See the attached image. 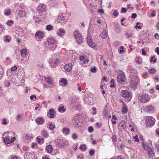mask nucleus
I'll list each match as a JSON object with an SVG mask.
<instances>
[{
	"label": "nucleus",
	"mask_w": 159,
	"mask_h": 159,
	"mask_svg": "<svg viewBox=\"0 0 159 159\" xmlns=\"http://www.w3.org/2000/svg\"><path fill=\"white\" fill-rule=\"evenodd\" d=\"M93 128L92 126H90L88 128V131L89 133H92L93 131Z\"/></svg>",
	"instance_id": "nucleus-41"
},
{
	"label": "nucleus",
	"mask_w": 159,
	"mask_h": 159,
	"mask_svg": "<svg viewBox=\"0 0 159 159\" xmlns=\"http://www.w3.org/2000/svg\"><path fill=\"white\" fill-rule=\"evenodd\" d=\"M80 116L79 115L76 114L74 117L72 122L76 128H78L81 126V123L80 122Z\"/></svg>",
	"instance_id": "nucleus-2"
},
{
	"label": "nucleus",
	"mask_w": 159,
	"mask_h": 159,
	"mask_svg": "<svg viewBox=\"0 0 159 159\" xmlns=\"http://www.w3.org/2000/svg\"><path fill=\"white\" fill-rule=\"evenodd\" d=\"M87 41L88 44L91 48H94L96 46V43L93 41L90 36H88L87 37Z\"/></svg>",
	"instance_id": "nucleus-10"
},
{
	"label": "nucleus",
	"mask_w": 159,
	"mask_h": 159,
	"mask_svg": "<svg viewBox=\"0 0 159 159\" xmlns=\"http://www.w3.org/2000/svg\"><path fill=\"white\" fill-rule=\"evenodd\" d=\"M2 124L4 125H6L7 124V123L5 119H3V122L2 123Z\"/></svg>",
	"instance_id": "nucleus-58"
},
{
	"label": "nucleus",
	"mask_w": 159,
	"mask_h": 159,
	"mask_svg": "<svg viewBox=\"0 0 159 159\" xmlns=\"http://www.w3.org/2000/svg\"><path fill=\"white\" fill-rule=\"evenodd\" d=\"M144 110L147 112L153 113L155 111V108L152 105H148L145 107Z\"/></svg>",
	"instance_id": "nucleus-11"
},
{
	"label": "nucleus",
	"mask_w": 159,
	"mask_h": 159,
	"mask_svg": "<svg viewBox=\"0 0 159 159\" xmlns=\"http://www.w3.org/2000/svg\"><path fill=\"white\" fill-rule=\"evenodd\" d=\"M25 139L27 140H29L30 139V137L28 135H26L25 137Z\"/></svg>",
	"instance_id": "nucleus-59"
},
{
	"label": "nucleus",
	"mask_w": 159,
	"mask_h": 159,
	"mask_svg": "<svg viewBox=\"0 0 159 159\" xmlns=\"http://www.w3.org/2000/svg\"><path fill=\"white\" fill-rule=\"evenodd\" d=\"M125 78L124 74H119L117 76L118 82L121 84H122L125 81Z\"/></svg>",
	"instance_id": "nucleus-7"
},
{
	"label": "nucleus",
	"mask_w": 159,
	"mask_h": 159,
	"mask_svg": "<svg viewBox=\"0 0 159 159\" xmlns=\"http://www.w3.org/2000/svg\"><path fill=\"white\" fill-rule=\"evenodd\" d=\"M37 139L38 140V143H40L41 142V141H43V139H41V140H40V139L37 138Z\"/></svg>",
	"instance_id": "nucleus-62"
},
{
	"label": "nucleus",
	"mask_w": 159,
	"mask_h": 159,
	"mask_svg": "<svg viewBox=\"0 0 159 159\" xmlns=\"http://www.w3.org/2000/svg\"><path fill=\"white\" fill-rule=\"evenodd\" d=\"M44 35L43 32L40 31H37L35 34V39L37 41H40L43 39Z\"/></svg>",
	"instance_id": "nucleus-8"
},
{
	"label": "nucleus",
	"mask_w": 159,
	"mask_h": 159,
	"mask_svg": "<svg viewBox=\"0 0 159 159\" xmlns=\"http://www.w3.org/2000/svg\"><path fill=\"white\" fill-rule=\"evenodd\" d=\"M130 79H139L138 76L137 71L134 69H132L130 71Z\"/></svg>",
	"instance_id": "nucleus-6"
},
{
	"label": "nucleus",
	"mask_w": 159,
	"mask_h": 159,
	"mask_svg": "<svg viewBox=\"0 0 159 159\" xmlns=\"http://www.w3.org/2000/svg\"><path fill=\"white\" fill-rule=\"evenodd\" d=\"M112 140L114 142H116V141H117V138H116V136L115 135H113L112 136Z\"/></svg>",
	"instance_id": "nucleus-45"
},
{
	"label": "nucleus",
	"mask_w": 159,
	"mask_h": 159,
	"mask_svg": "<svg viewBox=\"0 0 159 159\" xmlns=\"http://www.w3.org/2000/svg\"><path fill=\"white\" fill-rule=\"evenodd\" d=\"M72 138L74 139H76L78 138V136L75 134H73L72 135Z\"/></svg>",
	"instance_id": "nucleus-42"
},
{
	"label": "nucleus",
	"mask_w": 159,
	"mask_h": 159,
	"mask_svg": "<svg viewBox=\"0 0 159 159\" xmlns=\"http://www.w3.org/2000/svg\"><path fill=\"white\" fill-rule=\"evenodd\" d=\"M37 145V144L36 143H32V145H31V148H34V147L36 145Z\"/></svg>",
	"instance_id": "nucleus-64"
},
{
	"label": "nucleus",
	"mask_w": 159,
	"mask_h": 159,
	"mask_svg": "<svg viewBox=\"0 0 159 159\" xmlns=\"http://www.w3.org/2000/svg\"><path fill=\"white\" fill-rule=\"evenodd\" d=\"M155 51L157 53V55H159V47H157L156 48Z\"/></svg>",
	"instance_id": "nucleus-51"
},
{
	"label": "nucleus",
	"mask_w": 159,
	"mask_h": 159,
	"mask_svg": "<svg viewBox=\"0 0 159 159\" xmlns=\"http://www.w3.org/2000/svg\"><path fill=\"white\" fill-rule=\"evenodd\" d=\"M66 109L64 107V106L63 105L60 106L58 108V111L59 112H63L66 111Z\"/></svg>",
	"instance_id": "nucleus-30"
},
{
	"label": "nucleus",
	"mask_w": 159,
	"mask_h": 159,
	"mask_svg": "<svg viewBox=\"0 0 159 159\" xmlns=\"http://www.w3.org/2000/svg\"><path fill=\"white\" fill-rule=\"evenodd\" d=\"M65 144V142L63 140H61L59 142H57V146L60 148H62Z\"/></svg>",
	"instance_id": "nucleus-21"
},
{
	"label": "nucleus",
	"mask_w": 159,
	"mask_h": 159,
	"mask_svg": "<svg viewBox=\"0 0 159 159\" xmlns=\"http://www.w3.org/2000/svg\"><path fill=\"white\" fill-rule=\"evenodd\" d=\"M48 125L49 126V128L51 130L53 129L55 127V125H53L51 123L49 124Z\"/></svg>",
	"instance_id": "nucleus-39"
},
{
	"label": "nucleus",
	"mask_w": 159,
	"mask_h": 159,
	"mask_svg": "<svg viewBox=\"0 0 159 159\" xmlns=\"http://www.w3.org/2000/svg\"><path fill=\"white\" fill-rule=\"evenodd\" d=\"M147 150L148 152V155L151 157H152L154 155V152L152 149L151 147H149Z\"/></svg>",
	"instance_id": "nucleus-20"
},
{
	"label": "nucleus",
	"mask_w": 159,
	"mask_h": 159,
	"mask_svg": "<svg viewBox=\"0 0 159 159\" xmlns=\"http://www.w3.org/2000/svg\"><path fill=\"white\" fill-rule=\"evenodd\" d=\"M30 98L31 100H34V98H35V99H36V97L35 95H32L30 96Z\"/></svg>",
	"instance_id": "nucleus-50"
},
{
	"label": "nucleus",
	"mask_w": 159,
	"mask_h": 159,
	"mask_svg": "<svg viewBox=\"0 0 159 159\" xmlns=\"http://www.w3.org/2000/svg\"><path fill=\"white\" fill-rule=\"evenodd\" d=\"M79 59L80 61H82L84 64H86L89 61L88 57L87 56L85 57L84 56H81L80 57Z\"/></svg>",
	"instance_id": "nucleus-13"
},
{
	"label": "nucleus",
	"mask_w": 159,
	"mask_h": 159,
	"mask_svg": "<svg viewBox=\"0 0 159 159\" xmlns=\"http://www.w3.org/2000/svg\"><path fill=\"white\" fill-rule=\"evenodd\" d=\"M45 82L48 83V84H52L53 83V80L50 77H47L45 79Z\"/></svg>",
	"instance_id": "nucleus-24"
},
{
	"label": "nucleus",
	"mask_w": 159,
	"mask_h": 159,
	"mask_svg": "<svg viewBox=\"0 0 159 159\" xmlns=\"http://www.w3.org/2000/svg\"><path fill=\"white\" fill-rule=\"evenodd\" d=\"M46 150L47 153H51L52 151V146L51 145L49 144L47 146Z\"/></svg>",
	"instance_id": "nucleus-25"
},
{
	"label": "nucleus",
	"mask_w": 159,
	"mask_h": 159,
	"mask_svg": "<svg viewBox=\"0 0 159 159\" xmlns=\"http://www.w3.org/2000/svg\"><path fill=\"white\" fill-rule=\"evenodd\" d=\"M154 37L157 39H158V38L159 37V36L158 34L157 33H156L154 35Z\"/></svg>",
	"instance_id": "nucleus-61"
},
{
	"label": "nucleus",
	"mask_w": 159,
	"mask_h": 159,
	"mask_svg": "<svg viewBox=\"0 0 159 159\" xmlns=\"http://www.w3.org/2000/svg\"><path fill=\"white\" fill-rule=\"evenodd\" d=\"M126 9L125 8H122L121 9V12L122 13H125L126 12Z\"/></svg>",
	"instance_id": "nucleus-48"
},
{
	"label": "nucleus",
	"mask_w": 159,
	"mask_h": 159,
	"mask_svg": "<svg viewBox=\"0 0 159 159\" xmlns=\"http://www.w3.org/2000/svg\"><path fill=\"white\" fill-rule=\"evenodd\" d=\"M52 28V26L51 25H48L46 27V29L48 31L51 30Z\"/></svg>",
	"instance_id": "nucleus-40"
},
{
	"label": "nucleus",
	"mask_w": 159,
	"mask_h": 159,
	"mask_svg": "<svg viewBox=\"0 0 159 159\" xmlns=\"http://www.w3.org/2000/svg\"><path fill=\"white\" fill-rule=\"evenodd\" d=\"M47 41L49 44H54L55 43L56 40L54 38L50 37L47 39Z\"/></svg>",
	"instance_id": "nucleus-18"
},
{
	"label": "nucleus",
	"mask_w": 159,
	"mask_h": 159,
	"mask_svg": "<svg viewBox=\"0 0 159 159\" xmlns=\"http://www.w3.org/2000/svg\"><path fill=\"white\" fill-rule=\"evenodd\" d=\"M36 123L39 125H43L45 122V119L42 117H38L35 120Z\"/></svg>",
	"instance_id": "nucleus-15"
},
{
	"label": "nucleus",
	"mask_w": 159,
	"mask_h": 159,
	"mask_svg": "<svg viewBox=\"0 0 159 159\" xmlns=\"http://www.w3.org/2000/svg\"><path fill=\"white\" fill-rule=\"evenodd\" d=\"M42 135L45 138H48V133L46 130H43L41 132Z\"/></svg>",
	"instance_id": "nucleus-28"
},
{
	"label": "nucleus",
	"mask_w": 159,
	"mask_h": 159,
	"mask_svg": "<svg viewBox=\"0 0 159 159\" xmlns=\"http://www.w3.org/2000/svg\"><path fill=\"white\" fill-rule=\"evenodd\" d=\"M108 35L107 31L105 30H104L101 34L100 36L102 39H106Z\"/></svg>",
	"instance_id": "nucleus-23"
},
{
	"label": "nucleus",
	"mask_w": 159,
	"mask_h": 159,
	"mask_svg": "<svg viewBox=\"0 0 159 159\" xmlns=\"http://www.w3.org/2000/svg\"><path fill=\"white\" fill-rule=\"evenodd\" d=\"M134 139V141L135 142H138L139 141V139L138 138V136L136 135L133 137Z\"/></svg>",
	"instance_id": "nucleus-44"
},
{
	"label": "nucleus",
	"mask_w": 159,
	"mask_h": 159,
	"mask_svg": "<svg viewBox=\"0 0 159 159\" xmlns=\"http://www.w3.org/2000/svg\"><path fill=\"white\" fill-rule=\"evenodd\" d=\"M74 37L77 43L80 44L82 42V37L81 34L78 30H75L74 32Z\"/></svg>",
	"instance_id": "nucleus-4"
},
{
	"label": "nucleus",
	"mask_w": 159,
	"mask_h": 159,
	"mask_svg": "<svg viewBox=\"0 0 159 159\" xmlns=\"http://www.w3.org/2000/svg\"><path fill=\"white\" fill-rule=\"evenodd\" d=\"M17 69V67L16 66H14L11 68V70L12 71H15Z\"/></svg>",
	"instance_id": "nucleus-53"
},
{
	"label": "nucleus",
	"mask_w": 159,
	"mask_h": 159,
	"mask_svg": "<svg viewBox=\"0 0 159 159\" xmlns=\"http://www.w3.org/2000/svg\"><path fill=\"white\" fill-rule=\"evenodd\" d=\"M20 52L22 56L23 57H26L27 55V50L25 49H23L20 51Z\"/></svg>",
	"instance_id": "nucleus-26"
},
{
	"label": "nucleus",
	"mask_w": 159,
	"mask_h": 159,
	"mask_svg": "<svg viewBox=\"0 0 159 159\" xmlns=\"http://www.w3.org/2000/svg\"><path fill=\"white\" fill-rule=\"evenodd\" d=\"M66 33L65 31L63 29H60L59 31L57 32V34L59 36H63Z\"/></svg>",
	"instance_id": "nucleus-22"
},
{
	"label": "nucleus",
	"mask_w": 159,
	"mask_h": 159,
	"mask_svg": "<svg viewBox=\"0 0 159 159\" xmlns=\"http://www.w3.org/2000/svg\"><path fill=\"white\" fill-rule=\"evenodd\" d=\"M14 22L12 20H10L8 21L6 23V24L8 26H11L13 24Z\"/></svg>",
	"instance_id": "nucleus-38"
},
{
	"label": "nucleus",
	"mask_w": 159,
	"mask_h": 159,
	"mask_svg": "<svg viewBox=\"0 0 159 159\" xmlns=\"http://www.w3.org/2000/svg\"><path fill=\"white\" fill-rule=\"evenodd\" d=\"M11 14V10L9 9H5L4 11V14L6 16H9Z\"/></svg>",
	"instance_id": "nucleus-31"
},
{
	"label": "nucleus",
	"mask_w": 159,
	"mask_h": 159,
	"mask_svg": "<svg viewBox=\"0 0 159 159\" xmlns=\"http://www.w3.org/2000/svg\"><path fill=\"white\" fill-rule=\"evenodd\" d=\"M119 13L116 11L115 10L113 12V15L115 16H117L118 15Z\"/></svg>",
	"instance_id": "nucleus-57"
},
{
	"label": "nucleus",
	"mask_w": 159,
	"mask_h": 159,
	"mask_svg": "<svg viewBox=\"0 0 159 159\" xmlns=\"http://www.w3.org/2000/svg\"><path fill=\"white\" fill-rule=\"evenodd\" d=\"M142 146L145 150H147L149 147L146 143H144L143 142H142Z\"/></svg>",
	"instance_id": "nucleus-36"
},
{
	"label": "nucleus",
	"mask_w": 159,
	"mask_h": 159,
	"mask_svg": "<svg viewBox=\"0 0 159 159\" xmlns=\"http://www.w3.org/2000/svg\"><path fill=\"white\" fill-rule=\"evenodd\" d=\"M72 67V65L71 63L66 64L64 66V69L66 71H70L71 70Z\"/></svg>",
	"instance_id": "nucleus-16"
},
{
	"label": "nucleus",
	"mask_w": 159,
	"mask_h": 159,
	"mask_svg": "<svg viewBox=\"0 0 159 159\" xmlns=\"http://www.w3.org/2000/svg\"><path fill=\"white\" fill-rule=\"evenodd\" d=\"M59 60L57 59H53L52 61V63L54 64L55 65H57L59 62Z\"/></svg>",
	"instance_id": "nucleus-35"
},
{
	"label": "nucleus",
	"mask_w": 159,
	"mask_h": 159,
	"mask_svg": "<svg viewBox=\"0 0 159 159\" xmlns=\"http://www.w3.org/2000/svg\"><path fill=\"white\" fill-rule=\"evenodd\" d=\"M125 34L126 37L127 38H129L132 36L133 33L132 31H128L126 32Z\"/></svg>",
	"instance_id": "nucleus-29"
},
{
	"label": "nucleus",
	"mask_w": 159,
	"mask_h": 159,
	"mask_svg": "<svg viewBox=\"0 0 159 159\" xmlns=\"http://www.w3.org/2000/svg\"><path fill=\"white\" fill-rule=\"evenodd\" d=\"M156 71V70L153 68L149 69L148 70L150 74H153Z\"/></svg>",
	"instance_id": "nucleus-37"
},
{
	"label": "nucleus",
	"mask_w": 159,
	"mask_h": 159,
	"mask_svg": "<svg viewBox=\"0 0 159 159\" xmlns=\"http://www.w3.org/2000/svg\"><path fill=\"white\" fill-rule=\"evenodd\" d=\"M96 71V68L95 67H94L91 68V71L93 73H95Z\"/></svg>",
	"instance_id": "nucleus-49"
},
{
	"label": "nucleus",
	"mask_w": 159,
	"mask_h": 159,
	"mask_svg": "<svg viewBox=\"0 0 159 159\" xmlns=\"http://www.w3.org/2000/svg\"><path fill=\"white\" fill-rule=\"evenodd\" d=\"M146 123L147 126L150 127L153 125L155 122L154 118L151 116H148L146 118Z\"/></svg>",
	"instance_id": "nucleus-5"
},
{
	"label": "nucleus",
	"mask_w": 159,
	"mask_h": 159,
	"mask_svg": "<svg viewBox=\"0 0 159 159\" xmlns=\"http://www.w3.org/2000/svg\"><path fill=\"white\" fill-rule=\"evenodd\" d=\"M98 12L99 13H100L101 14H103L104 13V11L102 9H99L98 10Z\"/></svg>",
	"instance_id": "nucleus-47"
},
{
	"label": "nucleus",
	"mask_w": 159,
	"mask_h": 159,
	"mask_svg": "<svg viewBox=\"0 0 159 159\" xmlns=\"http://www.w3.org/2000/svg\"><path fill=\"white\" fill-rule=\"evenodd\" d=\"M129 80L128 87L131 90L134 91L137 88V85L140 82V80L130 79Z\"/></svg>",
	"instance_id": "nucleus-1"
},
{
	"label": "nucleus",
	"mask_w": 159,
	"mask_h": 159,
	"mask_svg": "<svg viewBox=\"0 0 159 159\" xmlns=\"http://www.w3.org/2000/svg\"><path fill=\"white\" fill-rule=\"evenodd\" d=\"M142 54L143 55H145L146 54V52H145L144 49H142Z\"/></svg>",
	"instance_id": "nucleus-60"
},
{
	"label": "nucleus",
	"mask_w": 159,
	"mask_h": 159,
	"mask_svg": "<svg viewBox=\"0 0 159 159\" xmlns=\"http://www.w3.org/2000/svg\"><path fill=\"white\" fill-rule=\"evenodd\" d=\"M126 127V122L124 120L121 121L118 125V129L120 131L124 130Z\"/></svg>",
	"instance_id": "nucleus-12"
},
{
	"label": "nucleus",
	"mask_w": 159,
	"mask_h": 159,
	"mask_svg": "<svg viewBox=\"0 0 159 159\" xmlns=\"http://www.w3.org/2000/svg\"><path fill=\"white\" fill-rule=\"evenodd\" d=\"M127 111L128 109L127 107L125 105L123 106L122 110V113L123 114H126Z\"/></svg>",
	"instance_id": "nucleus-33"
},
{
	"label": "nucleus",
	"mask_w": 159,
	"mask_h": 159,
	"mask_svg": "<svg viewBox=\"0 0 159 159\" xmlns=\"http://www.w3.org/2000/svg\"><path fill=\"white\" fill-rule=\"evenodd\" d=\"M156 11H152V13L151 14V16L153 17L155 16L156 15Z\"/></svg>",
	"instance_id": "nucleus-56"
},
{
	"label": "nucleus",
	"mask_w": 159,
	"mask_h": 159,
	"mask_svg": "<svg viewBox=\"0 0 159 159\" xmlns=\"http://www.w3.org/2000/svg\"><path fill=\"white\" fill-rule=\"evenodd\" d=\"M121 95L123 97L131 99L132 96L129 92L127 90H122L121 93Z\"/></svg>",
	"instance_id": "nucleus-9"
},
{
	"label": "nucleus",
	"mask_w": 159,
	"mask_h": 159,
	"mask_svg": "<svg viewBox=\"0 0 159 159\" xmlns=\"http://www.w3.org/2000/svg\"><path fill=\"white\" fill-rule=\"evenodd\" d=\"M22 117V116L21 115H17L16 118V119L17 120H20V119Z\"/></svg>",
	"instance_id": "nucleus-54"
},
{
	"label": "nucleus",
	"mask_w": 159,
	"mask_h": 159,
	"mask_svg": "<svg viewBox=\"0 0 159 159\" xmlns=\"http://www.w3.org/2000/svg\"><path fill=\"white\" fill-rule=\"evenodd\" d=\"M8 36L7 35L5 36V42H10V40L9 39H8Z\"/></svg>",
	"instance_id": "nucleus-52"
},
{
	"label": "nucleus",
	"mask_w": 159,
	"mask_h": 159,
	"mask_svg": "<svg viewBox=\"0 0 159 159\" xmlns=\"http://www.w3.org/2000/svg\"><path fill=\"white\" fill-rule=\"evenodd\" d=\"M94 150L93 149H92L90 150V151L89 152V154L91 156H93V155L94 153Z\"/></svg>",
	"instance_id": "nucleus-43"
},
{
	"label": "nucleus",
	"mask_w": 159,
	"mask_h": 159,
	"mask_svg": "<svg viewBox=\"0 0 159 159\" xmlns=\"http://www.w3.org/2000/svg\"><path fill=\"white\" fill-rule=\"evenodd\" d=\"M137 16V14L135 13H133L132 14L131 18L135 19Z\"/></svg>",
	"instance_id": "nucleus-46"
},
{
	"label": "nucleus",
	"mask_w": 159,
	"mask_h": 159,
	"mask_svg": "<svg viewBox=\"0 0 159 159\" xmlns=\"http://www.w3.org/2000/svg\"><path fill=\"white\" fill-rule=\"evenodd\" d=\"M60 19L62 20H65V17L62 15H61L60 16Z\"/></svg>",
	"instance_id": "nucleus-55"
},
{
	"label": "nucleus",
	"mask_w": 159,
	"mask_h": 159,
	"mask_svg": "<svg viewBox=\"0 0 159 159\" xmlns=\"http://www.w3.org/2000/svg\"><path fill=\"white\" fill-rule=\"evenodd\" d=\"M139 99L142 103H146L149 101L150 100V96L148 94L143 93L139 97Z\"/></svg>",
	"instance_id": "nucleus-3"
},
{
	"label": "nucleus",
	"mask_w": 159,
	"mask_h": 159,
	"mask_svg": "<svg viewBox=\"0 0 159 159\" xmlns=\"http://www.w3.org/2000/svg\"><path fill=\"white\" fill-rule=\"evenodd\" d=\"M54 110L52 109H50L49 110V112L47 113V115L48 116H49L50 118H52L55 116L54 115Z\"/></svg>",
	"instance_id": "nucleus-17"
},
{
	"label": "nucleus",
	"mask_w": 159,
	"mask_h": 159,
	"mask_svg": "<svg viewBox=\"0 0 159 159\" xmlns=\"http://www.w3.org/2000/svg\"><path fill=\"white\" fill-rule=\"evenodd\" d=\"M135 28H136V29H137L138 28V29H139V30L141 29V28H142V27H141V26H138V25H136L135 26Z\"/></svg>",
	"instance_id": "nucleus-63"
},
{
	"label": "nucleus",
	"mask_w": 159,
	"mask_h": 159,
	"mask_svg": "<svg viewBox=\"0 0 159 159\" xmlns=\"http://www.w3.org/2000/svg\"><path fill=\"white\" fill-rule=\"evenodd\" d=\"M70 130L68 128H64L62 129V132L64 134L67 135L70 133Z\"/></svg>",
	"instance_id": "nucleus-32"
},
{
	"label": "nucleus",
	"mask_w": 159,
	"mask_h": 159,
	"mask_svg": "<svg viewBox=\"0 0 159 159\" xmlns=\"http://www.w3.org/2000/svg\"><path fill=\"white\" fill-rule=\"evenodd\" d=\"M86 148V147L85 144H82L80 147V149L82 151H85Z\"/></svg>",
	"instance_id": "nucleus-34"
},
{
	"label": "nucleus",
	"mask_w": 159,
	"mask_h": 159,
	"mask_svg": "<svg viewBox=\"0 0 159 159\" xmlns=\"http://www.w3.org/2000/svg\"><path fill=\"white\" fill-rule=\"evenodd\" d=\"M59 82L61 83H62V84H60L62 86H65L67 85V80L64 78L60 79Z\"/></svg>",
	"instance_id": "nucleus-27"
},
{
	"label": "nucleus",
	"mask_w": 159,
	"mask_h": 159,
	"mask_svg": "<svg viewBox=\"0 0 159 159\" xmlns=\"http://www.w3.org/2000/svg\"><path fill=\"white\" fill-rule=\"evenodd\" d=\"M46 8V6L43 4H40L38 7V10L40 12L44 11Z\"/></svg>",
	"instance_id": "nucleus-19"
},
{
	"label": "nucleus",
	"mask_w": 159,
	"mask_h": 159,
	"mask_svg": "<svg viewBox=\"0 0 159 159\" xmlns=\"http://www.w3.org/2000/svg\"><path fill=\"white\" fill-rule=\"evenodd\" d=\"M15 138L13 137V139L11 138V139L7 138L5 137L3 139V141L6 144H10L12 142L15 140Z\"/></svg>",
	"instance_id": "nucleus-14"
}]
</instances>
